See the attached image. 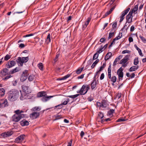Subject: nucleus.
<instances>
[{"label": "nucleus", "mask_w": 146, "mask_h": 146, "mask_svg": "<svg viewBox=\"0 0 146 146\" xmlns=\"http://www.w3.org/2000/svg\"><path fill=\"white\" fill-rule=\"evenodd\" d=\"M20 110H16L15 111V113L17 115H24L23 114H20Z\"/></svg>", "instance_id": "nucleus-51"}, {"label": "nucleus", "mask_w": 146, "mask_h": 146, "mask_svg": "<svg viewBox=\"0 0 146 146\" xmlns=\"http://www.w3.org/2000/svg\"><path fill=\"white\" fill-rule=\"evenodd\" d=\"M142 41L144 42H146V39L143 36L140 35L139 36Z\"/></svg>", "instance_id": "nucleus-47"}, {"label": "nucleus", "mask_w": 146, "mask_h": 146, "mask_svg": "<svg viewBox=\"0 0 146 146\" xmlns=\"http://www.w3.org/2000/svg\"><path fill=\"white\" fill-rule=\"evenodd\" d=\"M70 101V100L69 99H67V100L64 101L61 104L62 105H66Z\"/></svg>", "instance_id": "nucleus-44"}, {"label": "nucleus", "mask_w": 146, "mask_h": 146, "mask_svg": "<svg viewBox=\"0 0 146 146\" xmlns=\"http://www.w3.org/2000/svg\"><path fill=\"white\" fill-rule=\"evenodd\" d=\"M80 94H77L74 95L68 96L67 97L72 98H74L78 96Z\"/></svg>", "instance_id": "nucleus-40"}, {"label": "nucleus", "mask_w": 146, "mask_h": 146, "mask_svg": "<svg viewBox=\"0 0 146 146\" xmlns=\"http://www.w3.org/2000/svg\"><path fill=\"white\" fill-rule=\"evenodd\" d=\"M20 92L21 93V95L20 97V99L22 100H23L26 98V94L25 93L24 94L22 93L21 90H20Z\"/></svg>", "instance_id": "nucleus-27"}, {"label": "nucleus", "mask_w": 146, "mask_h": 146, "mask_svg": "<svg viewBox=\"0 0 146 146\" xmlns=\"http://www.w3.org/2000/svg\"><path fill=\"white\" fill-rule=\"evenodd\" d=\"M46 95V92L44 91L40 92H38L37 94L38 97H43Z\"/></svg>", "instance_id": "nucleus-21"}, {"label": "nucleus", "mask_w": 146, "mask_h": 146, "mask_svg": "<svg viewBox=\"0 0 146 146\" xmlns=\"http://www.w3.org/2000/svg\"><path fill=\"white\" fill-rule=\"evenodd\" d=\"M137 15H134L131 12H129L128 14L126 16V22L123 28L127 25H126L127 23H131L133 21H134L137 19Z\"/></svg>", "instance_id": "nucleus-2"}, {"label": "nucleus", "mask_w": 146, "mask_h": 146, "mask_svg": "<svg viewBox=\"0 0 146 146\" xmlns=\"http://www.w3.org/2000/svg\"><path fill=\"white\" fill-rule=\"evenodd\" d=\"M8 106V102L7 100H1L0 102V108H3Z\"/></svg>", "instance_id": "nucleus-13"}, {"label": "nucleus", "mask_w": 146, "mask_h": 146, "mask_svg": "<svg viewBox=\"0 0 146 146\" xmlns=\"http://www.w3.org/2000/svg\"><path fill=\"white\" fill-rule=\"evenodd\" d=\"M105 63L103 64L102 66L100 67L99 71H101L106 66Z\"/></svg>", "instance_id": "nucleus-48"}, {"label": "nucleus", "mask_w": 146, "mask_h": 146, "mask_svg": "<svg viewBox=\"0 0 146 146\" xmlns=\"http://www.w3.org/2000/svg\"><path fill=\"white\" fill-rule=\"evenodd\" d=\"M56 119L55 120H57L59 119H60L62 118V116L61 115H57L56 116Z\"/></svg>", "instance_id": "nucleus-58"}, {"label": "nucleus", "mask_w": 146, "mask_h": 146, "mask_svg": "<svg viewBox=\"0 0 146 146\" xmlns=\"http://www.w3.org/2000/svg\"><path fill=\"white\" fill-rule=\"evenodd\" d=\"M106 40L105 38H102L100 39V41L101 42L103 43V42H105V41H106Z\"/></svg>", "instance_id": "nucleus-61"}, {"label": "nucleus", "mask_w": 146, "mask_h": 146, "mask_svg": "<svg viewBox=\"0 0 146 146\" xmlns=\"http://www.w3.org/2000/svg\"><path fill=\"white\" fill-rule=\"evenodd\" d=\"M28 75V71L24 70L22 73L20 78V80L21 82H24L27 78Z\"/></svg>", "instance_id": "nucleus-6"}, {"label": "nucleus", "mask_w": 146, "mask_h": 146, "mask_svg": "<svg viewBox=\"0 0 146 146\" xmlns=\"http://www.w3.org/2000/svg\"><path fill=\"white\" fill-rule=\"evenodd\" d=\"M21 87L23 92L26 94H29L31 93V91L28 86L23 85Z\"/></svg>", "instance_id": "nucleus-9"}, {"label": "nucleus", "mask_w": 146, "mask_h": 146, "mask_svg": "<svg viewBox=\"0 0 146 146\" xmlns=\"http://www.w3.org/2000/svg\"><path fill=\"white\" fill-rule=\"evenodd\" d=\"M139 68V66H133L130 68L129 71L130 72L135 71L137 70Z\"/></svg>", "instance_id": "nucleus-23"}, {"label": "nucleus", "mask_w": 146, "mask_h": 146, "mask_svg": "<svg viewBox=\"0 0 146 146\" xmlns=\"http://www.w3.org/2000/svg\"><path fill=\"white\" fill-rule=\"evenodd\" d=\"M33 35H34V34H33L31 33V34H27V35H24L23 36V38H26L27 37L32 36H33Z\"/></svg>", "instance_id": "nucleus-50"}, {"label": "nucleus", "mask_w": 146, "mask_h": 146, "mask_svg": "<svg viewBox=\"0 0 146 146\" xmlns=\"http://www.w3.org/2000/svg\"><path fill=\"white\" fill-rule=\"evenodd\" d=\"M121 96V93H118L117 94L116 97V98H117L118 99L120 98Z\"/></svg>", "instance_id": "nucleus-54"}, {"label": "nucleus", "mask_w": 146, "mask_h": 146, "mask_svg": "<svg viewBox=\"0 0 146 146\" xmlns=\"http://www.w3.org/2000/svg\"><path fill=\"white\" fill-rule=\"evenodd\" d=\"M71 74H68L67 75L64 76V79L65 80L67 78L69 77L70 76Z\"/></svg>", "instance_id": "nucleus-63"}, {"label": "nucleus", "mask_w": 146, "mask_h": 146, "mask_svg": "<svg viewBox=\"0 0 146 146\" xmlns=\"http://www.w3.org/2000/svg\"><path fill=\"white\" fill-rule=\"evenodd\" d=\"M102 108H106L108 106L107 102L105 100H102Z\"/></svg>", "instance_id": "nucleus-29"}, {"label": "nucleus", "mask_w": 146, "mask_h": 146, "mask_svg": "<svg viewBox=\"0 0 146 146\" xmlns=\"http://www.w3.org/2000/svg\"><path fill=\"white\" fill-rule=\"evenodd\" d=\"M112 53L111 52H109L107 54L105 57V60H108L111 56Z\"/></svg>", "instance_id": "nucleus-28"}, {"label": "nucleus", "mask_w": 146, "mask_h": 146, "mask_svg": "<svg viewBox=\"0 0 146 146\" xmlns=\"http://www.w3.org/2000/svg\"><path fill=\"white\" fill-rule=\"evenodd\" d=\"M125 119L121 118L118 119L116 121V122H121V121H125Z\"/></svg>", "instance_id": "nucleus-55"}, {"label": "nucleus", "mask_w": 146, "mask_h": 146, "mask_svg": "<svg viewBox=\"0 0 146 146\" xmlns=\"http://www.w3.org/2000/svg\"><path fill=\"white\" fill-rule=\"evenodd\" d=\"M90 20H91V19L90 18H88L87 21H86L85 23V24L86 26V25L87 26L88 25Z\"/></svg>", "instance_id": "nucleus-53"}, {"label": "nucleus", "mask_w": 146, "mask_h": 146, "mask_svg": "<svg viewBox=\"0 0 146 146\" xmlns=\"http://www.w3.org/2000/svg\"><path fill=\"white\" fill-rule=\"evenodd\" d=\"M7 68L3 69L0 72V73L3 77L6 76V75L8 76L9 72V70Z\"/></svg>", "instance_id": "nucleus-12"}, {"label": "nucleus", "mask_w": 146, "mask_h": 146, "mask_svg": "<svg viewBox=\"0 0 146 146\" xmlns=\"http://www.w3.org/2000/svg\"><path fill=\"white\" fill-rule=\"evenodd\" d=\"M84 74H82L81 75L78 76L77 77V78L78 79H82L84 78Z\"/></svg>", "instance_id": "nucleus-62"}, {"label": "nucleus", "mask_w": 146, "mask_h": 146, "mask_svg": "<svg viewBox=\"0 0 146 146\" xmlns=\"http://www.w3.org/2000/svg\"><path fill=\"white\" fill-rule=\"evenodd\" d=\"M19 96V91L15 89L10 90L8 95V99L11 101H14L16 100Z\"/></svg>", "instance_id": "nucleus-1"}, {"label": "nucleus", "mask_w": 146, "mask_h": 146, "mask_svg": "<svg viewBox=\"0 0 146 146\" xmlns=\"http://www.w3.org/2000/svg\"><path fill=\"white\" fill-rule=\"evenodd\" d=\"M13 134V132L12 131H9L2 133L1 134V136L3 138H5L11 136Z\"/></svg>", "instance_id": "nucleus-8"}, {"label": "nucleus", "mask_w": 146, "mask_h": 146, "mask_svg": "<svg viewBox=\"0 0 146 146\" xmlns=\"http://www.w3.org/2000/svg\"><path fill=\"white\" fill-rule=\"evenodd\" d=\"M138 6L137 5H136L134 6V8L132 9L131 10L130 12H131V13L135 15L136 14V15H137V13L136 12L138 9Z\"/></svg>", "instance_id": "nucleus-20"}, {"label": "nucleus", "mask_w": 146, "mask_h": 146, "mask_svg": "<svg viewBox=\"0 0 146 146\" xmlns=\"http://www.w3.org/2000/svg\"><path fill=\"white\" fill-rule=\"evenodd\" d=\"M115 6L113 7L109 10L103 16V18H105L110 14L115 8Z\"/></svg>", "instance_id": "nucleus-18"}, {"label": "nucleus", "mask_w": 146, "mask_h": 146, "mask_svg": "<svg viewBox=\"0 0 146 146\" xmlns=\"http://www.w3.org/2000/svg\"><path fill=\"white\" fill-rule=\"evenodd\" d=\"M16 63L15 61L13 60L8 61L5 65V66L8 68H10L14 66Z\"/></svg>", "instance_id": "nucleus-10"}, {"label": "nucleus", "mask_w": 146, "mask_h": 146, "mask_svg": "<svg viewBox=\"0 0 146 146\" xmlns=\"http://www.w3.org/2000/svg\"><path fill=\"white\" fill-rule=\"evenodd\" d=\"M122 36V33H119V35L115 38L113 39L114 41L120 39Z\"/></svg>", "instance_id": "nucleus-33"}, {"label": "nucleus", "mask_w": 146, "mask_h": 146, "mask_svg": "<svg viewBox=\"0 0 146 146\" xmlns=\"http://www.w3.org/2000/svg\"><path fill=\"white\" fill-rule=\"evenodd\" d=\"M50 35L49 33L47 36L46 41L48 43H49L50 42Z\"/></svg>", "instance_id": "nucleus-38"}, {"label": "nucleus", "mask_w": 146, "mask_h": 146, "mask_svg": "<svg viewBox=\"0 0 146 146\" xmlns=\"http://www.w3.org/2000/svg\"><path fill=\"white\" fill-rule=\"evenodd\" d=\"M5 91L3 88H1L0 89V97H1L3 96L5 94Z\"/></svg>", "instance_id": "nucleus-32"}, {"label": "nucleus", "mask_w": 146, "mask_h": 146, "mask_svg": "<svg viewBox=\"0 0 146 146\" xmlns=\"http://www.w3.org/2000/svg\"><path fill=\"white\" fill-rule=\"evenodd\" d=\"M99 54L97 53H95L93 57V60H94L96 59L98 57Z\"/></svg>", "instance_id": "nucleus-45"}, {"label": "nucleus", "mask_w": 146, "mask_h": 146, "mask_svg": "<svg viewBox=\"0 0 146 146\" xmlns=\"http://www.w3.org/2000/svg\"><path fill=\"white\" fill-rule=\"evenodd\" d=\"M29 124V122L25 119H23L20 122V124L22 126L28 125Z\"/></svg>", "instance_id": "nucleus-22"}, {"label": "nucleus", "mask_w": 146, "mask_h": 146, "mask_svg": "<svg viewBox=\"0 0 146 146\" xmlns=\"http://www.w3.org/2000/svg\"><path fill=\"white\" fill-rule=\"evenodd\" d=\"M34 77L35 76L34 75H30L29 77L28 80L30 81H32L34 80Z\"/></svg>", "instance_id": "nucleus-39"}, {"label": "nucleus", "mask_w": 146, "mask_h": 146, "mask_svg": "<svg viewBox=\"0 0 146 146\" xmlns=\"http://www.w3.org/2000/svg\"><path fill=\"white\" fill-rule=\"evenodd\" d=\"M59 56V54H58L56 55L55 58L54 59V61L55 62H56L57 61L58 58Z\"/></svg>", "instance_id": "nucleus-59"}, {"label": "nucleus", "mask_w": 146, "mask_h": 146, "mask_svg": "<svg viewBox=\"0 0 146 146\" xmlns=\"http://www.w3.org/2000/svg\"><path fill=\"white\" fill-rule=\"evenodd\" d=\"M108 78L111 80V81L113 83H115L116 82L117 78L115 76H113L112 77H111V78L109 77Z\"/></svg>", "instance_id": "nucleus-30"}, {"label": "nucleus", "mask_w": 146, "mask_h": 146, "mask_svg": "<svg viewBox=\"0 0 146 146\" xmlns=\"http://www.w3.org/2000/svg\"><path fill=\"white\" fill-rule=\"evenodd\" d=\"M29 60L28 56L26 57H18L16 60L19 66H23V63H26Z\"/></svg>", "instance_id": "nucleus-3"}, {"label": "nucleus", "mask_w": 146, "mask_h": 146, "mask_svg": "<svg viewBox=\"0 0 146 146\" xmlns=\"http://www.w3.org/2000/svg\"><path fill=\"white\" fill-rule=\"evenodd\" d=\"M104 117L103 114L101 112H99V113L98 115V119H101V121L102 123L104 121V119H103V117Z\"/></svg>", "instance_id": "nucleus-25"}, {"label": "nucleus", "mask_w": 146, "mask_h": 146, "mask_svg": "<svg viewBox=\"0 0 146 146\" xmlns=\"http://www.w3.org/2000/svg\"><path fill=\"white\" fill-rule=\"evenodd\" d=\"M139 62L138 57H136L134 60L133 64L135 65H137Z\"/></svg>", "instance_id": "nucleus-37"}, {"label": "nucleus", "mask_w": 146, "mask_h": 146, "mask_svg": "<svg viewBox=\"0 0 146 146\" xmlns=\"http://www.w3.org/2000/svg\"><path fill=\"white\" fill-rule=\"evenodd\" d=\"M104 49H103V46H101V47L98 50L97 52V53H98L99 54L101 53L104 50Z\"/></svg>", "instance_id": "nucleus-42"}, {"label": "nucleus", "mask_w": 146, "mask_h": 146, "mask_svg": "<svg viewBox=\"0 0 146 146\" xmlns=\"http://www.w3.org/2000/svg\"><path fill=\"white\" fill-rule=\"evenodd\" d=\"M130 8H128L126 9L125 10L123 11L121 13V15L120 16V20H119V22L121 23L123 20L124 19V17L125 15H126L128 13L129 10H130Z\"/></svg>", "instance_id": "nucleus-7"}, {"label": "nucleus", "mask_w": 146, "mask_h": 146, "mask_svg": "<svg viewBox=\"0 0 146 146\" xmlns=\"http://www.w3.org/2000/svg\"><path fill=\"white\" fill-rule=\"evenodd\" d=\"M117 25V22H114L113 24L112 27L114 29L116 27Z\"/></svg>", "instance_id": "nucleus-60"}, {"label": "nucleus", "mask_w": 146, "mask_h": 146, "mask_svg": "<svg viewBox=\"0 0 146 146\" xmlns=\"http://www.w3.org/2000/svg\"><path fill=\"white\" fill-rule=\"evenodd\" d=\"M122 57L120 55L118 57L116 58L114 62L113 65L114 66L115 65L117 64V62L122 58Z\"/></svg>", "instance_id": "nucleus-26"}, {"label": "nucleus", "mask_w": 146, "mask_h": 146, "mask_svg": "<svg viewBox=\"0 0 146 146\" xmlns=\"http://www.w3.org/2000/svg\"><path fill=\"white\" fill-rule=\"evenodd\" d=\"M39 115V113L37 112H34L30 114V117L32 119L36 118Z\"/></svg>", "instance_id": "nucleus-16"}, {"label": "nucleus", "mask_w": 146, "mask_h": 146, "mask_svg": "<svg viewBox=\"0 0 146 146\" xmlns=\"http://www.w3.org/2000/svg\"><path fill=\"white\" fill-rule=\"evenodd\" d=\"M25 115H17L15 114L12 117L13 121L15 122H18L22 118L25 117Z\"/></svg>", "instance_id": "nucleus-5"}, {"label": "nucleus", "mask_w": 146, "mask_h": 146, "mask_svg": "<svg viewBox=\"0 0 146 146\" xmlns=\"http://www.w3.org/2000/svg\"><path fill=\"white\" fill-rule=\"evenodd\" d=\"M86 85H83L81 88L80 89V90H79L77 92L78 93H80V94L81 95H84L86 93H85V91H84V90H85L86 89Z\"/></svg>", "instance_id": "nucleus-15"}, {"label": "nucleus", "mask_w": 146, "mask_h": 146, "mask_svg": "<svg viewBox=\"0 0 146 146\" xmlns=\"http://www.w3.org/2000/svg\"><path fill=\"white\" fill-rule=\"evenodd\" d=\"M99 61V60L97 59L93 64L91 66V67L92 68H93L96 64L98 63Z\"/></svg>", "instance_id": "nucleus-35"}, {"label": "nucleus", "mask_w": 146, "mask_h": 146, "mask_svg": "<svg viewBox=\"0 0 146 146\" xmlns=\"http://www.w3.org/2000/svg\"><path fill=\"white\" fill-rule=\"evenodd\" d=\"M111 65L110 64L108 69V77L111 78Z\"/></svg>", "instance_id": "nucleus-31"}, {"label": "nucleus", "mask_w": 146, "mask_h": 146, "mask_svg": "<svg viewBox=\"0 0 146 146\" xmlns=\"http://www.w3.org/2000/svg\"><path fill=\"white\" fill-rule=\"evenodd\" d=\"M55 107L57 108L58 109H60L62 108V105L61 104L57 106H56Z\"/></svg>", "instance_id": "nucleus-57"}, {"label": "nucleus", "mask_w": 146, "mask_h": 146, "mask_svg": "<svg viewBox=\"0 0 146 146\" xmlns=\"http://www.w3.org/2000/svg\"><path fill=\"white\" fill-rule=\"evenodd\" d=\"M135 29V27L133 25L130 28V31L131 32H133Z\"/></svg>", "instance_id": "nucleus-64"}, {"label": "nucleus", "mask_w": 146, "mask_h": 146, "mask_svg": "<svg viewBox=\"0 0 146 146\" xmlns=\"http://www.w3.org/2000/svg\"><path fill=\"white\" fill-rule=\"evenodd\" d=\"M54 96H48L46 95V96L42 97L41 98V100L43 102H46Z\"/></svg>", "instance_id": "nucleus-19"}, {"label": "nucleus", "mask_w": 146, "mask_h": 146, "mask_svg": "<svg viewBox=\"0 0 146 146\" xmlns=\"http://www.w3.org/2000/svg\"><path fill=\"white\" fill-rule=\"evenodd\" d=\"M123 70L122 67H120L117 71V74L118 75L119 81H120V78H122L123 77Z\"/></svg>", "instance_id": "nucleus-14"}, {"label": "nucleus", "mask_w": 146, "mask_h": 146, "mask_svg": "<svg viewBox=\"0 0 146 146\" xmlns=\"http://www.w3.org/2000/svg\"><path fill=\"white\" fill-rule=\"evenodd\" d=\"M96 84V79H94L93 81L91 83V88L92 90L95 89Z\"/></svg>", "instance_id": "nucleus-24"}, {"label": "nucleus", "mask_w": 146, "mask_h": 146, "mask_svg": "<svg viewBox=\"0 0 146 146\" xmlns=\"http://www.w3.org/2000/svg\"><path fill=\"white\" fill-rule=\"evenodd\" d=\"M38 66L39 68L41 70H43V66L42 63H40L38 64Z\"/></svg>", "instance_id": "nucleus-36"}, {"label": "nucleus", "mask_w": 146, "mask_h": 146, "mask_svg": "<svg viewBox=\"0 0 146 146\" xmlns=\"http://www.w3.org/2000/svg\"><path fill=\"white\" fill-rule=\"evenodd\" d=\"M83 69V68L78 69L76 71V73L78 74L80 73Z\"/></svg>", "instance_id": "nucleus-46"}, {"label": "nucleus", "mask_w": 146, "mask_h": 146, "mask_svg": "<svg viewBox=\"0 0 146 146\" xmlns=\"http://www.w3.org/2000/svg\"><path fill=\"white\" fill-rule=\"evenodd\" d=\"M114 35V32H110L109 34V36L108 37V39L111 38L112 37H113Z\"/></svg>", "instance_id": "nucleus-43"}, {"label": "nucleus", "mask_w": 146, "mask_h": 146, "mask_svg": "<svg viewBox=\"0 0 146 146\" xmlns=\"http://www.w3.org/2000/svg\"><path fill=\"white\" fill-rule=\"evenodd\" d=\"M11 57V56L9 54H7L4 57V60L7 61L9 60Z\"/></svg>", "instance_id": "nucleus-41"}, {"label": "nucleus", "mask_w": 146, "mask_h": 146, "mask_svg": "<svg viewBox=\"0 0 146 146\" xmlns=\"http://www.w3.org/2000/svg\"><path fill=\"white\" fill-rule=\"evenodd\" d=\"M96 104H97V106L99 107H101L102 108V102H96Z\"/></svg>", "instance_id": "nucleus-56"}, {"label": "nucleus", "mask_w": 146, "mask_h": 146, "mask_svg": "<svg viewBox=\"0 0 146 146\" xmlns=\"http://www.w3.org/2000/svg\"><path fill=\"white\" fill-rule=\"evenodd\" d=\"M40 110V108L39 107H35L33 108V110L34 111H39Z\"/></svg>", "instance_id": "nucleus-52"}, {"label": "nucleus", "mask_w": 146, "mask_h": 146, "mask_svg": "<svg viewBox=\"0 0 146 146\" xmlns=\"http://www.w3.org/2000/svg\"><path fill=\"white\" fill-rule=\"evenodd\" d=\"M114 111V110L113 109H110L108 111V115L109 116H111L112 115V114Z\"/></svg>", "instance_id": "nucleus-34"}, {"label": "nucleus", "mask_w": 146, "mask_h": 146, "mask_svg": "<svg viewBox=\"0 0 146 146\" xmlns=\"http://www.w3.org/2000/svg\"><path fill=\"white\" fill-rule=\"evenodd\" d=\"M129 55H126L120 61L119 64H123L126 63L129 60Z\"/></svg>", "instance_id": "nucleus-17"}, {"label": "nucleus", "mask_w": 146, "mask_h": 146, "mask_svg": "<svg viewBox=\"0 0 146 146\" xmlns=\"http://www.w3.org/2000/svg\"><path fill=\"white\" fill-rule=\"evenodd\" d=\"M86 89L85 90H84V91L85 92V93H87L88 90H89L90 89V87L89 85H87L86 86Z\"/></svg>", "instance_id": "nucleus-49"}, {"label": "nucleus", "mask_w": 146, "mask_h": 146, "mask_svg": "<svg viewBox=\"0 0 146 146\" xmlns=\"http://www.w3.org/2000/svg\"><path fill=\"white\" fill-rule=\"evenodd\" d=\"M20 69L19 67H17L11 70L9 72V74L8 76H7L5 77L4 78H3V80H6L10 78H11L12 76L11 74H13L19 71L20 70Z\"/></svg>", "instance_id": "nucleus-4"}, {"label": "nucleus", "mask_w": 146, "mask_h": 146, "mask_svg": "<svg viewBox=\"0 0 146 146\" xmlns=\"http://www.w3.org/2000/svg\"><path fill=\"white\" fill-rule=\"evenodd\" d=\"M25 136V135L24 134L20 135L16 138L15 142L17 143L21 142L24 140Z\"/></svg>", "instance_id": "nucleus-11"}]
</instances>
